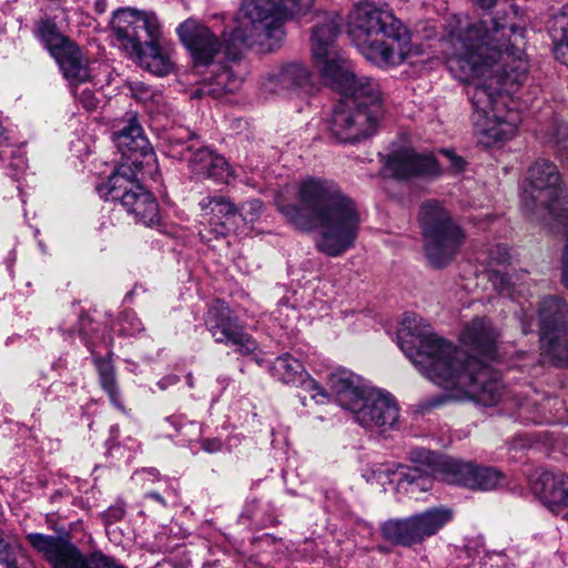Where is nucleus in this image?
Listing matches in <instances>:
<instances>
[{
  "mask_svg": "<svg viewBox=\"0 0 568 568\" xmlns=\"http://www.w3.org/2000/svg\"><path fill=\"white\" fill-rule=\"evenodd\" d=\"M199 206L201 221L199 236L203 243H210L226 236L237 227L239 209L225 196H205Z\"/></svg>",
  "mask_w": 568,
  "mask_h": 568,
  "instance_id": "dca6fc26",
  "label": "nucleus"
},
{
  "mask_svg": "<svg viewBox=\"0 0 568 568\" xmlns=\"http://www.w3.org/2000/svg\"><path fill=\"white\" fill-rule=\"evenodd\" d=\"M187 384L190 387H193V378L191 375L187 376Z\"/></svg>",
  "mask_w": 568,
  "mask_h": 568,
  "instance_id": "8fccbe9b",
  "label": "nucleus"
},
{
  "mask_svg": "<svg viewBox=\"0 0 568 568\" xmlns=\"http://www.w3.org/2000/svg\"><path fill=\"white\" fill-rule=\"evenodd\" d=\"M541 355L556 366H568V304L545 297L538 308Z\"/></svg>",
  "mask_w": 568,
  "mask_h": 568,
  "instance_id": "9b49d317",
  "label": "nucleus"
},
{
  "mask_svg": "<svg viewBox=\"0 0 568 568\" xmlns=\"http://www.w3.org/2000/svg\"><path fill=\"white\" fill-rule=\"evenodd\" d=\"M532 490L556 516L568 520V475L542 471L534 481Z\"/></svg>",
  "mask_w": 568,
  "mask_h": 568,
  "instance_id": "b1692460",
  "label": "nucleus"
},
{
  "mask_svg": "<svg viewBox=\"0 0 568 568\" xmlns=\"http://www.w3.org/2000/svg\"><path fill=\"white\" fill-rule=\"evenodd\" d=\"M561 175L551 161L539 159L528 169L520 195L521 206L528 214L542 213L552 229L568 225V202L562 197Z\"/></svg>",
  "mask_w": 568,
  "mask_h": 568,
  "instance_id": "6e6552de",
  "label": "nucleus"
},
{
  "mask_svg": "<svg viewBox=\"0 0 568 568\" xmlns=\"http://www.w3.org/2000/svg\"><path fill=\"white\" fill-rule=\"evenodd\" d=\"M349 412L354 420L368 430L384 433L398 426L399 407L395 397L371 386Z\"/></svg>",
  "mask_w": 568,
  "mask_h": 568,
  "instance_id": "4468645a",
  "label": "nucleus"
},
{
  "mask_svg": "<svg viewBox=\"0 0 568 568\" xmlns=\"http://www.w3.org/2000/svg\"><path fill=\"white\" fill-rule=\"evenodd\" d=\"M288 16L278 0H242L237 27L226 37L234 47H260L272 51L284 38L283 23Z\"/></svg>",
  "mask_w": 568,
  "mask_h": 568,
  "instance_id": "1a4fd4ad",
  "label": "nucleus"
},
{
  "mask_svg": "<svg viewBox=\"0 0 568 568\" xmlns=\"http://www.w3.org/2000/svg\"><path fill=\"white\" fill-rule=\"evenodd\" d=\"M112 135L123 159L108 182L99 187V192L105 200L120 201L139 222L154 224L159 221V205L140 181L146 175L155 180L156 158L136 115L129 113L122 126Z\"/></svg>",
  "mask_w": 568,
  "mask_h": 568,
  "instance_id": "39448f33",
  "label": "nucleus"
},
{
  "mask_svg": "<svg viewBox=\"0 0 568 568\" xmlns=\"http://www.w3.org/2000/svg\"><path fill=\"white\" fill-rule=\"evenodd\" d=\"M36 32L38 38L55 58L64 52L69 44H73L69 38L64 37L57 28V24L50 20H41L37 23Z\"/></svg>",
  "mask_w": 568,
  "mask_h": 568,
  "instance_id": "7c9ffc66",
  "label": "nucleus"
},
{
  "mask_svg": "<svg viewBox=\"0 0 568 568\" xmlns=\"http://www.w3.org/2000/svg\"><path fill=\"white\" fill-rule=\"evenodd\" d=\"M124 515L125 504L122 500H118L103 513L102 518L105 525H111L121 520Z\"/></svg>",
  "mask_w": 568,
  "mask_h": 568,
  "instance_id": "ea45409f",
  "label": "nucleus"
},
{
  "mask_svg": "<svg viewBox=\"0 0 568 568\" xmlns=\"http://www.w3.org/2000/svg\"><path fill=\"white\" fill-rule=\"evenodd\" d=\"M176 32L196 68L213 64L221 53L222 42L213 31L195 19L182 22Z\"/></svg>",
  "mask_w": 568,
  "mask_h": 568,
  "instance_id": "aec40b11",
  "label": "nucleus"
},
{
  "mask_svg": "<svg viewBox=\"0 0 568 568\" xmlns=\"http://www.w3.org/2000/svg\"><path fill=\"white\" fill-rule=\"evenodd\" d=\"M442 153L448 159L450 166L459 172L464 169L465 162L460 156L455 155L450 150H442Z\"/></svg>",
  "mask_w": 568,
  "mask_h": 568,
  "instance_id": "37998d69",
  "label": "nucleus"
},
{
  "mask_svg": "<svg viewBox=\"0 0 568 568\" xmlns=\"http://www.w3.org/2000/svg\"><path fill=\"white\" fill-rule=\"evenodd\" d=\"M549 33L556 59L568 65V6L554 17Z\"/></svg>",
  "mask_w": 568,
  "mask_h": 568,
  "instance_id": "c85d7f7f",
  "label": "nucleus"
},
{
  "mask_svg": "<svg viewBox=\"0 0 568 568\" xmlns=\"http://www.w3.org/2000/svg\"><path fill=\"white\" fill-rule=\"evenodd\" d=\"M428 452L427 449H416L412 453V460L418 466L406 467L403 465H390L382 464L378 465L374 470V476L378 480L383 479V476L388 478L389 481H397L399 488L405 489L409 494L417 491H428L433 487V478H437L443 481L440 476L434 470L433 465L418 458V453Z\"/></svg>",
  "mask_w": 568,
  "mask_h": 568,
  "instance_id": "a211bd4d",
  "label": "nucleus"
},
{
  "mask_svg": "<svg viewBox=\"0 0 568 568\" xmlns=\"http://www.w3.org/2000/svg\"><path fill=\"white\" fill-rule=\"evenodd\" d=\"M129 90L133 99L138 102L148 104H159L162 100V94L155 92L152 88L141 81H133L129 83Z\"/></svg>",
  "mask_w": 568,
  "mask_h": 568,
  "instance_id": "c9c22d12",
  "label": "nucleus"
},
{
  "mask_svg": "<svg viewBox=\"0 0 568 568\" xmlns=\"http://www.w3.org/2000/svg\"><path fill=\"white\" fill-rule=\"evenodd\" d=\"M224 43L226 45L227 62L211 64L213 67L212 75L202 82L194 97L212 95L220 98L225 93L234 92L241 87L244 67L239 60V53L244 47H234L229 37H224Z\"/></svg>",
  "mask_w": 568,
  "mask_h": 568,
  "instance_id": "6ab92c4d",
  "label": "nucleus"
},
{
  "mask_svg": "<svg viewBox=\"0 0 568 568\" xmlns=\"http://www.w3.org/2000/svg\"><path fill=\"white\" fill-rule=\"evenodd\" d=\"M417 456L433 465L443 481L448 484L490 490L501 486L505 481L504 474L493 467L475 466L434 452H420Z\"/></svg>",
  "mask_w": 568,
  "mask_h": 568,
  "instance_id": "f8f14e48",
  "label": "nucleus"
},
{
  "mask_svg": "<svg viewBox=\"0 0 568 568\" xmlns=\"http://www.w3.org/2000/svg\"><path fill=\"white\" fill-rule=\"evenodd\" d=\"M119 332L125 336H133L143 331V324L133 311H123L118 320Z\"/></svg>",
  "mask_w": 568,
  "mask_h": 568,
  "instance_id": "e433bc0d",
  "label": "nucleus"
},
{
  "mask_svg": "<svg viewBox=\"0 0 568 568\" xmlns=\"http://www.w3.org/2000/svg\"><path fill=\"white\" fill-rule=\"evenodd\" d=\"M170 383H176L178 382V377H169L168 378Z\"/></svg>",
  "mask_w": 568,
  "mask_h": 568,
  "instance_id": "3c124183",
  "label": "nucleus"
},
{
  "mask_svg": "<svg viewBox=\"0 0 568 568\" xmlns=\"http://www.w3.org/2000/svg\"><path fill=\"white\" fill-rule=\"evenodd\" d=\"M511 254L506 245L498 244L489 252V281L503 295L515 300L528 291L527 274L524 271L513 274L505 273L497 266H506L510 263Z\"/></svg>",
  "mask_w": 568,
  "mask_h": 568,
  "instance_id": "412c9836",
  "label": "nucleus"
},
{
  "mask_svg": "<svg viewBox=\"0 0 568 568\" xmlns=\"http://www.w3.org/2000/svg\"><path fill=\"white\" fill-rule=\"evenodd\" d=\"M165 495L168 497H176V489L174 487H168Z\"/></svg>",
  "mask_w": 568,
  "mask_h": 568,
  "instance_id": "09e8293b",
  "label": "nucleus"
},
{
  "mask_svg": "<svg viewBox=\"0 0 568 568\" xmlns=\"http://www.w3.org/2000/svg\"><path fill=\"white\" fill-rule=\"evenodd\" d=\"M498 337L486 317H475L464 326L460 341L485 357L479 359L432 333L429 324L415 313L404 314L397 332L398 346L429 381L454 399L483 406H494L506 395L499 374L486 363L495 356Z\"/></svg>",
  "mask_w": 568,
  "mask_h": 568,
  "instance_id": "f03ea898",
  "label": "nucleus"
},
{
  "mask_svg": "<svg viewBox=\"0 0 568 568\" xmlns=\"http://www.w3.org/2000/svg\"><path fill=\"white\" fill-rule=\"evenodd\" d=\"M547 143L554 148L560 156L568 160V124L557 123L552 132L549 133Z\"/></svg>",
  "mask_w": 568,
  "mask_h": 568,
  "instance_id": "f704fd0d",
  "label": "nucleus"
},
{
  "mask_svg": "<svg viewBox=\"0 0 568 568\" xmlns=\"http://www.w3.org/2000/svg\"><path fill=\"white\" fill-rule=\"evenodd\" d=\"M27 540L51 568H122L102 552L83 555L74 544L61 537L32 532Z\"/></svg>",
  "mask_w": 568,
  "mask_h": 568,
  "instance_id": "ddd939ff",
  "label": "nucleus"
},
{
  "mask_svg": "<svg viewBox=\"0 0 568 568\" xmlns=\"http://www.w3.org/2000/svg\"><path fill=\"white\" fill-rule=\"evenodd\" d=\"M552 398H545L544 403L539 405L535 398H526L525 400L517 404L518 417L524 423L531 424H544L551 423L552 416L547 413V408L550 406Z\"/></svg>",
  "mask_w": 568,
  "mask_h": 568,
  "instance_id": "2f4dec72",
  "label": "nucleus"
},
{
  "mask_svg": "<svg viewBox=\"0 0 568 568\" xmlns=\"http://www.w3.org/2000/svg\"><path fill=\"white\" fill-rule=\"evenodd\" d=\"M166 420L173 424V417H169Z\"/></svg>",
  "mask_w": 568,
  "mask_h": 568,
  "instance_id": "864d4df0",
  "label": "nucleus"
},
{
  "mask_svg": "<svg viewBox=\"0 0 568 568\" xmlns=\"http://www.w3.org/2000/svg\"><path fill=\"white\" fill-rule=\"evenodd\" d=\"M477 6H479L483 9H490L495 4L501 2V3H508L510 0H473Z\"/></svg>",
  "mask_w": 568,
  "mask_h": 568,
  "instance_id": "c03bdc74",
  "label": "nucleus"
},
{
  "mask_svg": "<svg viewBox=\"0 0 568 568\" xmlns=\"http://www.w3.org/2000/svg\"><path fill=\"white\" fill-rule=\"evenodd\" d=\"M532 331V325L529 322L523 320V332L524 334H528Z\"/></svg>",
  "mask_w": 568,
  "mask_h": 568,
  "instance_id": "de8ad7c7",
  "label": "nucleus"
},
{
  "mask_svg": "<svg viewBox=\"0 0 568 568\" xmlns=\"http://www.w3.org/2000/svg\"><path fill=\"white\" fill-rule=\"evenodd\" d=\"M185 136H186L187 139H190V138L192 136V134H191V133H186V134H185Z\"/></svg>",
  "mask_w": 568,
  "mask_h": 568,
  "instance_id": "5fc2aeb1",
  "label": "nucleus"
},
{
  "mask_svg": "<svg viewBox=\"0 0 568 568\" xmlns=\"http://www.w3.org/2000/svg\"><path fill=\"white\" fill-rule=\"evenodd\" d=\"M524 44L521 28L493 18L458 27L444 41L448 71L459 81L474 82L467 94L484 144L510 140L521 122L511 95L527 79Z\"/></svg>",
  "mask_w": 568,
  "mask_h": 568,
  "instance_id": "f257e3e1",
  "label": "nucleus"
},
{
  "mask_svg": "<svg viewBox=\"0 0 568 568\" xmlns=\"http://www.w3.org/2000/svg\"><path fill=\"white\" fill-rule=\"evenodd\" d=\"M320 17L312 36L314 63L324 83L344 95L333 110L328 129L339 143H357L373 135L384 116L381 87L372 78L356 77L335 48L338 17L325 12Z\"/></svg>",
  "mask_w": 568,
  "mask_h": 568,
  "instance_id": "7ed1b4c3",
  "label": "nucleus"
},
{
  "mask_svg": "<svg viewBox=\"0 0 568 568\" xmlns=\"http://www.w3.org/2000/svg\"><path fill=\"white\" fill-rule=\"evenodd\" d=\"M0 568H36L34 564L21 552H16L0 537Z\"/></svg>",
  "mask_w": 568,
  "mask_h": 568,
  "instance_id": "72a5a7b5",
  "label": "nucleus"
},
{
  "mask_svg": "<svg viewBox=\"0 0 568 568\" xmlns=\"http://www.w3.org/2000/svg\"><path fill=\"white\" fill-rule=\"evenodd\" d=\"M95 366L100 377L102 388L109 395L111 403L120 410H124L123 403L115 382L114 367L108 358H97Z\"/></svg>",
  "mask_w": 568,
  "mask_h": 568,
  "instance_id": "473e14b6",
  "label": "nucleus"
},
{
  "mask_svg": "<svg viewBox=\"0 0 568 568\" xmlns=\"http://www.w3.org/2000/svg\"><path fill=\"white\" fill-rule=\"evenodd\" d=\"M327 388L341 407L351 410L369 386L351 371L336 368L327 375Z\"/></svg>",
  "mask_w": 568,
  "mask_h": 568,
  "instance_id": "393cba45",
  "label": "nucleus"
},
{
  "mask_svg": "<svg viewBox=\"0 0 568 568\" xmlns=\"http://www.w3.org/2000/svg\"><path fill=\"white\" fill-rule=\"evenodd\" d=\"M297 203H290L283 193L275 205L288 223L302 231L318 227L316 247L327 256L337 257L355 245L362 217L357 204L337 184L307 178L297 186Z\"/></svg>",
  "mask_w": 568,
  "mask_h": 568,
  "instance_id": "20e7f679",
  "label": "nucleus"
},
{
  "mask_svg": "<svg viewBox=\"0 0 568 568\" xmlns=\"http://www.w3.org/2000/svg\"><path fill=\"white\" fill-rule=\"evenodd\" d=\"M386 169L398 180L439 173V166L432 154H420L413 149H400L388 155Z\"/></svg>",
  "mask_w": 568,
  "mask_h": 568,
  "instance_id": "5701e85b",
  "label": "nucleus"
},
{
  "mask_svg": "<svg viewBox=\"0 0 568 568\" xmlns=\"http://www.w3.org/2000/svg\"><path fill=\"white\" fill-rule=\"evenodd\" d=\"M383 538L394 545L412 546L417 544L409 517L389 519L382 524Z\"/></svg>",
  "mask_w": 568,
  "mask_h": 568,
  "instance_id": "c756f323",
  "label": "nucleus"
},
{
  "mask_svg": "<svg viewBox=\"0 0 568 568\" xmlns=\"http://www.w3.org/2000/svg\"><path fill=\"white\" fill-rule=\"evenodd\" d=\"M417 544L436 535L453 519V511L446 507H434L409 516Z\"/></svg>",
  "mask_w": 568,
  "mask_h": 568,
  "instance_id": "bb28decb",
  "label": "nucleus"
},
{
  "mask_svg": "<svg viewBox=\"0 0 568 568\" xmlns=\"http://www.w3.org/2000/svg\"><path fill=\"white\" fill-rule=\"evenodd\" d=\"M308 70L300 63H290L272 70L264 79V91L283 94L296 88H304L310 83Z\"/></svg>",
  "mask_w": 568,
  "mask_h": 568,
  "instance_id": "a878e982",
  "label": "nucleus"
},
{
  "mask_svg": "<svg viewBox=\"0 0 568 568\" xmlns=\"http://www.w3.org/2000/svg\"><path fill=\"white\" fill-rule=\"evenodd\" d=\"M73 95L80 101V103L87 110H94L99 104V99L90 89H83L81 91L78 88L73 89Z\"/></svg>",
  "mask_w": 568,
  "mask_h": 568,
  "instance_id": "a19ab883",
  "label": "nucleus"
},
{
  "mask_svg": "<svg viewBox=\"0 0 568 568\" xmlns=\"http://www.w3.org/2000/svg\"><path fill=\"white\" fill-rule=\"evenodd\" d=\"M264 209L263 202L260 199H253L244 202L239 210V219L246 223H253L262 214Z\"/></svg>",
  "mask_w": 568,
  "mask_h": 568,
  "instance_id": "58836bf2",
  "label": "nucleus"
},
{
  "mask_svg": "<svg viewBox=\"0 0 568 568\" xmlns=\"http://www.w3.org/2000/svg\"><path fill=\"white\" fill-rule=\"evenodd\" d=\"M159 386H160L161 388H164V387H165V385H164V379H163V381H161V382H159Z\"/></svg>",
  "mask_w": 568,
  "mask_h": 568,
  "instance_id": "603ef678",
  "label": "nucleus"
},
{
  "mask_svg": "<svg viewBox=\"0 0 568 568\" xmlns=\"http://www.w3.org/2000/svg\"><path fill=\"white\" fill-rule=\"evenodd\" d=\"M140 475H148L152 478H158L159 476V473L155 468H149V469H143L142 471L139 473Z\"/></svg>",
  "mask_w": 568,
  "mask_h": 568,
  "instance_id": "49530a36",
  "label": "nucleus"
},
{
  "mask_svg": "<svg viewBox=\"0 0 568 568\" xmlns=\"http://www.w3.org/2000/svg\"><path fill=\"white\" fill-rule=\"evenodd\" d=\"M348 36L361 54L378 68L397 67L419 50L409 30L392 10L374 2H361L348 17Z\"/></svg>",
  "mask_w": 568,
  "mask_h": 568,
  "instance_id": "423d86ee",
  "label": "nucleus"
},
{
  "mask_svg": "<svg viewBox=\"0 0 568 568\" xmlns=\"http://www.w3.org/2000/svg\"><path fill=\"white\" fill-rule=\"evenodd\" d=\"M54 59L70 82L82 83L90 80L88 63L75 43L69 44L64 52H61Z\"/></svg>",
  "mask_w": 568,
  "mask_h": 568,
  "instance_id": "cd10ccee",
  "label": "nucleus"
},
{
  "mask_svg": "<svg viewBox=\"0 0 568 568\" xmlns=\"http://www.w3.org/2000/svg\"><path fill=\"white\" fill-rule=\"evenodd\" d=\"M111 23L119 45L141 67L160 77L172 70L169 54L160 43L161 26L154 12L121 9Z\"/></svg>",
  "mask_w": 568,
  "mask_h": 568,
  "instance_id": "0eeeda50",
  "label": "nucleus"
},
{
  "mask_svg": "<svg viewBox=\"0 0 568 568\" xmlns=\"http://www.w3.org/2000/svg\"><path fill=\"white\" fill-rule=\"evenodd\" d=\"M280 8L288 17H303L314 4L315 0H278Z\"/></svg>",
  "mask_w": 568,
  "mask_h": 568,
  "instance_id": "4c0bfd02",
  "label": "nucleus"
},
{
  "mask_svg": "<svg viewBox=\"0 0 568 568\" xmlns=\"http://www.w3.org/2000/svg\"><path fill=\"white\" fill-rule=\"evenodd\" d=\"M204 324L216 343L234 346L241 355H250L257 348L256 342L224 301L216 300L211 304L204 315Z\"/></svg>",
  "mask_w": 568,
  "mask_h": 568,
  "instance_id": "2eb2a0df",
  "label": "nucleus"
},
{
  "mask_svg": "<svg viewBox=\"0 0 568 568\" xmlns=\"http://www.w3.org/2000/svg\"><path fill=\"white\" fill-rule=\"evenodd\" d=\"M419 224L425 240V253L434 267H444L458 253L465 241L463 229L437 201L429 200L419 209Z\"/></svg>",
  "mask_w": 568,
  "mask_h": 568,
  "instance_id": "9d476101",
  "label": "nucleus"
},
{
  "mask_svg": "<svg viewBox=\"0 0 568 568\" xmlns=\"http://www.w3.org/2000/svg\"><path fill=\"white\" fill-rule=\"evenodd\" d=\"M145 498L148 499H152L154 501H156L158 504H160L162 507H166V500H165V497L162 496L160 493L158 491H149L144 495Z\"/></svg>",
  "mask_w": 568,
  "mask_h": 568,
  "instance_id": "a18cd8bd",
  "label": "nucleus"
},
{
  "mask_svg": "<svg viewBox=\"0 0 568 568\" xmlns=\"http://www.w3.org/2000/svg\"><path fill=\"white\" fill-rule=\"evenodd\" d=\"M168 153L172 158L186 160L191 172L199 179L227 184L232 178V170L225 158L209 148H199L194 151L192 145H185L176 140L171 142Z\"/></svg>",
  "mask_w": 568,
  "mask_h": 568,
  "instance_id": "f3484780",
  "label": "nucleus"
},
{
  "mask_svg": "<svg viewBox=\"0 0 568 568\" xmlns=\"http://www.w3.org/2000/svg\"><path fill=\"white\" fill-rule=\"evenodd\" d=\"M222 446L223 444L219 438H204L201 440V448L210 454L220 452Z\"/></svg>",
  "mask_w": 568,
  "mask_h": 568,
  "instance_id": "79ce46f5",
  "label": "nucleus"
},
{
  "mask_svg": "<svg viewBox=\"0 0 568 568\" xmlns=\"http://www.w3.org/2000/svg\"><path fill=\"white\" fill-rule=\"evenodd\" d=\"M272 375L284 384L300 385L310 393L317 404L328 400L327 390L305 372L301 361L290 354H283L275 358L271 367Z\"/></svg>",
  "mask_w": 568,
  "mask_h": 568,
  "instance_id": "4be33fe9",
  "label": "nucleus"
}]
</instances>
